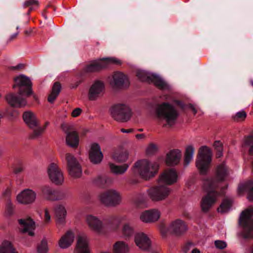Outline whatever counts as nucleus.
<instances>
[{"instance_id": "1", "label": "nucleus", "mask_w": 253, "mask_h": 253, "mask_svg": "<svg viewBox=\"0 0 253 253\" xmlns=\"http://www.w3.org/2000/svg\"><path fill=\"white\" fill-rule=\"evenodd\" d=\"M228 173L225 164L222 163L216 167L215 179L206 178L204 180L203 188L207 192V194L202 198L201 201V206L203 211H208L216 201L220 194L216 191V189L218 186L219 182L224 180Z\"/></svg>"}, {"instance_id": "2", "label": "nucleus", "mask_w": 253, "mask_h": 253, "mask_svg": "<svg viewBox=\"0 0 253 253\" xmlns=\"http://www.w3.org/2000/svg\"><path fill=\"white\" fill-rule=\"evenodd\" d=\"M14 82L13 87L18 88L19 95L9 93L5 96V99L8 104L13 107H24L27 101L23 96L28 97L32 93L31 81L28 77L21 75L16 77Z\"/></svg>"}, {"instance_id": "3", "label": "nucleus", "mask_w": 253, "mask_h": 253, "mask_svg": "<svg viewBox=\"0 0 253 253\" xmlns=\"http://www.w3.org/2000/svg\"><path fill=\"white\" fill-rule=\"evenodd\" d=\"M157 117L164 121L169 126H173L176 122L179 113L174 105L169 102L158 104L155 110Z\"/></svg>"}, {"instance_id": "4", "label": "nucleus", "mask_w": 253, "mask_h": 253, "mask_svg": "<svg viewBox=\"0 0 253 253\" xmlns=\"http://www.w3.org/2000/svg\"><path fill=\"white\" fill-rule=\"evenodd\" d=\"M159 167L157 163L144 159L135 162L132 170L141 178L147 180L155 176L158 172Z\"/></svg>"}, {"instance_id": "5", "label": "nucleus", "mask_w": 253, "mask_h": 253, "mask_svg": "<svg viewBox=\"0 0 253 253\" xmlns=\"http://www.w3.org/2000/svg\"><path fill=\"white\" fill-rule=\"evenodd\" d=\"M253 209L243 211L239 218V224L242 227V235L245 239L253 237Z\"/></svg>"}, {"instance_id": "6", "label": "nucleus", "mask_w": 253, "mask_h": 253, "mask_svg": "<svg viewBox=\"0 0 253 253\" xmlns=\"http://www.w3.org/2000/svg\"><path fill=\"white\" fill-rule=\"evenodd\" d=\"M211 156L212 153L208 147L203 146L200 147L196 165L201 174H205L209 169Z\"/></svg>"}, {"instance_id": "7", "label": "nucleus", "mask_w": 253, "mask_h": 253, "mask_svg": "<svg viewBox=\"0 0 253 253\" xmlns=\"http://www.w3.org/2000/svg\"><path fill=\"white\" fill-rule=\"evenodd\" d=\"M159 230L163 237L166 236L169 233L176 236H180L187 231L188 227L184 221L176 219L172 221L168 226L163 223L161 224Z\"/></svg>"}, {"instance_id": "8", "label": "nucleus", "mask_w": 253, "mask_h": 253, "mask_svg": "<svg viewBox=\"0 0 253 253\" xmlns=\"http://www.w3.org/2000/svg\"><path fill=\"white\" fill-rule=\"evenodd\" d=\"M136 76L140 81L153 83L160 89L164 90L169 89V84L162 78L155 74L143 70H138L136 71Z\"/></svg>"}, {"instance_id": "9", "label": "nucleus", "mask_w": 253, "mask_h": 253, "mask_svg": "<svg viewBox=\"0 0 253 253\" xmlns=\"http://www.w3.org/2000/svg\"><path fill=\"white\" fill-rule=\"evenodd\" d=\"M171 189L166 185H159L147 190L150 199L154 202H160L167 199L171 192Z\"/></svg>"}, {"instance_id": "10", "label": "nucleus", "mask_w": 253, "mask_h": 253, "mask_svg": "<svg viewBox=\"0 0 253 253\" xmlns=\"http://www.w3.org/2000/svg\"><path fill=\"white\" fill-rule=\"evenodd\" d=\"M121 63V61L115 57L103 58L92 61L85 67L84 70L87 73L93 72L107 68L112 64H120Z\"/></svg>"}, {"instance_id": "11", "label": "nucleus", "mask_w": 253, "mask_h": 253, "mask_svg": "<svg viewBox=\"0 0 253 253\" xmlns=\"http://www.w3.org/2000/svg\"><path fill=\"white\" fill-rule=\"evenodd\" d=\"M112 117L117 121L125 122L127 121L131 116V111L129 107L123 104H118L111 109Z\"/></svg>"}, {"instance_id": "12", "label": "nucleus", "mask_w": 253, "mask_h": 253, "mask_svg": "<svg viewBox=\"0 0 253 253\" xmlns=\"http://www.w3.org/2000/svg\"><path fill=\"white\" fill-rule=\"evenodd\" d=\"M100 201L107 206H116L119 205L122 200L120 193L116 190L110 189L99 196Z\"/></svg>"}, {"instance_id": "13", "label": "nucleus", "mask_w": 253, "mask_h": 253, "mask_svg": "<svg viewBox=\"0 0 253 253\" xmlns=\"http://www.w3.org/2000/svg\"><path fill=\"white\" fill-rule=\"evenodd\" d=\"M65 158L70 175L76 178L80 177L82 174V169L77 159L70 153H67Z\"/></svg>"}, {"instance_id": "14", "label": "nucleus", "mask_w": 253, "mask_h": 253, "mask_svg": "<svg viewBox=\"0 0 253 253\" xmlns=\"http://www.w3.org/2000/svg\"><path fill=\"white\" fill-rule=\"evenodd\" d=\"M105 84L100 80L95 81L88 90V98L90 101H95L102 96L104 93Z\"/></svg>"}, {"instance_id": "15", "label": "nucleus", "mask_w": 253, "mask_h": 253, "mask_svg": "<svg viewBox=\"0 0 253 253\" xmlns=\"http://www.w3.org/2000/svg\"><path fill=\"white\" fill-rule=\"evenodd\" d=\"M110 84L115 88H126L129 85V81L127 76L123 73L117 72L110 78Z\"/></svg>"}, {"instance_id": "16", "label": "nucleus", "mask_w": 253, "mask_h": 253, "mask_svg": "<svg viewBox=\"0 0 253 253\" xmlns=\"http://www.w3.org/2000/svg\"><path fill=\"white\" fill-rule=\"evenodd\" d=\"M50 180L56 185L62 184L64 181V177L61 169L55 163L49 165L47 170Z\"/></svg>"}, {"instance_id": "17", "label": "nucleus", "mask_w": 253, "mask_h": 253, "mask_svg": "<svg viewBox=\"0 0 253 253\" xmlns=\"http://www.w3.org/2000/svg\"><path fill=\"white\" fill-rule=\"evenodd\" d=\"M37 198L35 191L30 189H25L18 194L16 197L18 203L25 205H31L35 202Z\"/></svg>"}, {"instance_id": "18", "label": "nucleus", "mask_w": 253, "mask_h": 253, "mask_svg": "<svg viewBox=\"0 0 253 253\" xmlns=\"http://www.w3.org/2000/svg\"><path fill=\"white\" fill-rule=\"evenodd\" d=\"M178 179L177 171L173 168L166 169L159 177V181L166 185H171L176 183Z\"/></svg>"}, {"instance_id": "19", "label": "nucleus", "mask_w": 253, "mask_h": 253, "mask_svg": "<svg viewBox=\"0 0 253 253\" xmlns=\"http://www.w3.org/2000/svg\"><path fill=\"white\" fill-rule=\"evenodd\" d=\"M134 241L139 249L147 251L150 249L151 241L147 234L142 232H138L134 234Z\"/></svg>"}, {"instance_id": "20", "label": "nucleus", "mask_w": 253, "mask_h": 253, "mask_svg": "<svg viewBox=\"0 0 253 253\" xmlns=\"http://www.w3.org/2000/svg\"><path fill=\"white\" fill-rule=\"evenodd\" d=\"M20 230L23 233H27L29 235H34L36 226L35 221L31 217H26L18 220Z\"/></svg>"}, {"instance_id": "21", "label": "nucleus", "mask_w": 253, "mask_h": 253, "mask_svg": "<svg viewBox=\"0 0 253 253\" xmlns=\"http://www.w3.org/2000/svg\"><path fill=\"white\" fill-rule=\"evenodd\" d=\"M86 222L88 227L94 232L103 234V225L101 220L97 217L88 214L86 216Z\"/></svg>"}, {"instance_id": "22", "label": "nucleus", "mask_w": 253, "mask_h": 253, "mask_svg": "<svg viewBox=\"0 0 253 253\" xmlns=\"http://www.w3.org/2000/svg\"><path fill=\"white\" fill-rule=\"evenodd\" d=\"M181 151L179 149L170 150L166 154V163L169 166L177 165L181 159Z\"/></svg>"}, {"instance_id": "23", "label": "nucleus", "mask_w": 253, "mask_h": 253, "mask_svg": "<svg viewBox=\"0 0 253 253\" xmlns=\"http://www.w3.org/2000/svg\"><path fill=\"white\" fill-rule=\"evenodd\" d=\"M103 154L98 144L94 143L90 145L89 151V158L91 163L94 164L100 163L103 159Z\"/></svg>"}, {"instance_id": "24", "label": "nucleus", "mask_w": 253, "mask_h": 253, "mask_svg": "<svg viewBox=\"0 0 253 253\" xmlns=\"http://www.w3.org/2000/svg\"><path fill=\"white\" fill-rule=\"evenodd\" d=\"M160 211L157 209L145 211L140 215V219L143 222L148 223L157 221L160 218Z\"/></svg>"}, {"instance_id": "25", "label": "nucleus", "mask_w": 253, "mask_h": 253, "mask_svg": "<svg viewBox=\"0 0 253 253\" xmlns=\"http://www.w3.org/2000/svg\"><path fill=\"white\" fill-rule=\"evenodd\" d=\"M23 119L25 124L31 128H34L39 125L36 115L32 111L25 112L23 115Z\"/></svg>"}, {"instance_id": "26", "label": "nucleus", "mask_w": 253, "mask_h": 253, "mask_svg": "<svg viewBox=\"0 0 253 253\" xmlns=\"http://www.w3.org/2000/svg\"><path fill=\"white\" fill-rule=\"evenodd\" d=\"M75 235L71 231H67L59 240L58 244L60 248L66 249L73 243Z\"/></svg>"}, {"instance_id": "27", "label": "nucleus", "mask_w": 253, "mask_h": 253, "mask_svg": "<svg viewBox=\"0 0 253 253\" xmlns=\"http://www.w3.org/2000/svg\"><path fill=\"white\" fill-rule=\"evenodd\" d=\"M76 251L77 253H89L88 240L85 236L78 237Z\"/></svg>"}, {"instance_id": "28", "label": "nucleus", "mask_w": 253, "mask_h": 253, "mask_svg": "<svg viewBox=\"0 0 253 253\" xmlns=\"http://www.w3.org/2000/svg\"><path fill=\"white\" fill-rule=\"evenodd\" d=\"M126 220V216H113L108 219L106 226L108 229L116 231L119 228L121 222Z\"/></svg>"}, {"instance_id": "29", "label": "nucleus", "mask_w": 253, "mask_h": 253, "mask_svg": "<svg viewBox=\"0 0 253 253\" xmlns=\"http://www.w3.org/2000/svg\"><path fill=\"white\" fill-rule=\"evenodd\" d=\"M41 190L43 196L49 200L56 201L61 199L58 196V192L49 186H43Z\"/></svg>"}, {"instance_id": "30", "label": "nucleus", "mask_w": 253, "mask_h": 253, "mask_svg": "<svg viewBox=\"0 0 253 253\" xmlns=\"http://www.w3.org/2000/svg\"><path fill=\"white\" fill-rule=\"evenodd\" d=\"M134 228L130 223L126 222L123 225L121 228V235L124 239H129L133 235L134 236Z\"/></svg>"}, {"instance_id": "31", "label": "nucleus", "mask_w": 253, "mask_h": 253, "mask_svg": "<svg viewBox=\"0 0 253 253\" xmlns=\"http://www.w3.org/2000/svg\"><path fill=\"white\" fill-rule=\"evenodd\" d=\"M55 213L57 224H62L64 223L66 215V210L62 205H58L55 209Z\"/></svg>"}, {"instance_id": "32", "label": "nucleus", "mask_w": 253, "mask_h": 253, "mask_svg": "<svg viewBox=\"0 0 253 253\" xmlns=\"http://www.w3.org/2000/svg\"><path fill=\"white\" fill-rule=\"evenodd\" d=\"M113 251L114 253H128L129 251V247L126 242L119 241L114 244Z\"/></svg>"}, {"instance_id": "33", "label": "nucleus", "mask_w": 253, "mask_h": 253, "mask_svg": "<svg viewBox=\"0 0 253 253\" xmlns=\"http://www.w3.org/2000/svg\"><path fill=\"white\" fill-rule=\"evenodd\" d=\"M130 164H124L123 165L119 166L113 163H109V167L111 171L116 175H122L124 174L129 167Z\"/></svg>"}, {"instance_id": "34", "label": "nucleus", "mask_w": 253, "mask_h": 253, "mask_svg": "<svg viewBox=\"0 0 253 253\" xmlns=\"http://www.w3.org/2000/svg\"><path fill=\"white\" fill-rule=\"evenodd\" d=\"M253 189V182L252 181L246 182L241 183L237 189L238 193L239 195L243 194L245 191H248V199L250 201L253 200V199H250V193L252 190Z\"/></svg>"}, {"instance_id": "35", "label": "nucleus", "mask_w": 253, "mask_h": 253, "mask_svg": "<svg viewBox=\"0 0 253 253\" xmlns=\"http://www.w3.org/2000/svg\"><path fill=\"white\" fill-rule=\"evenodd\" d=\"M194 151L195 148L193 145H190L186 147L184 158V165L185 167L188 166L193 160Z\"/></svg>"}, {"instance_id": "36", "label": "nucleus", "mask_w": 253, "mask_h": 253, "mask_svg": "<svg viewBox=\"0 0 253 253\" xmlns=\"http://www.w3.org/2000/svg\"><path fill=\"white\" fill-rule=\"evenodd\" d=\"M66 143L71 147H76L79 145V136L76 131L69 132L66 136Z\"/></svg>"}, {"instance_id": "37", "label": "nucleus", "mask_w": 253, "mask_h": 253, "mask_svg": "<svg viewBox=\"0 0 253 253\" xmlns=\"http://www.w3.org/2000/svg\"><path fill=\"white\" fill-rule=\"evenodd\" d=\"M128 154L126 151L116 150L112 154L113 159L117 163H123L128 159Z\"/></svg>"}, {"instance_id": "38", "label": "nucleus", "mask_w": 253, "mask_h": 253, "mask_svg": "<svg viewBox=\"0 0 253 253\" xmlns=\"http://www.w3.org/2000/svg\"><path fill=\"white\" fill-rule=\"evenodd\" d=\"M61 89V85L58 82L55 83L52 86L51 93L48 96V101L53 103L59 95Z\"/></svg>"}, {"instance_id": "39", "label": "nucleus", "mask_w": 253, "mask_h": 253, "mask_svg": "<svg viewBox=\"0 0 253 253\" xmlns=\"http://www.w3.org/2000/svg\"><path fill=\"white\" fill-rule=\"evenodd\" d=\"M0 253H18L14 248L11 243L8 241H4L0 246Z\"/></svg>"}, {"instance_id": "40", "label": "nucleus", "mask_w": 253, "mask_h": 253, "mask_svg": "<svg viewBox=\"0 0 253 253\" xmlns=\"http://www.w3.org/2000/svg\"><path fill=\"white\" fill-rule=\"evenodd\" d=\"M232 203V201L230 199L226 198L224 199L217 209L218 211L222 213L229 211L231 208Z\"/></svg>"}, {"instance_id": "41", "label": "nucleus", "mask_w": 253, "mask_h": 253, "mask_svg": "<svg viewBox=\"0 0 253 253\" xmlns=\"http://www.w3.org/2000/svg\"><path fill=\"white\" fill-rule=\"evenodd\" d=\"M48 124V122H46L44 126L42 127L39 126L38 125V126L34 128L33 132L31 134L30 137L32 139L38 138L44 132Z\"/></svg>"}, {"instance_id": "42", "label": "nucleus", "mask_w": 253, "mask_h": 253, "mask_svg": "<svg viewBox=\"0 0 253 253\" xmlns=\"http://www.w3.org/2000/svg\"><path fill=\"white\" fill-rule=\"evenodd\" d=\"M247 117V114L244 110H242L237 112L233 116V119L235 121L241 122L245 120Z\"/></svg>"}, {"instance_id": "43", "label": "nucleus", "mask_w": 253, "mask_h": 253, "mask_svg": "<svg viewBox=\"0 0 253 253\" xmlns=\"http://www.w3.org/2000/svg\"><path fill=\"white\" fill-rule=\"evenodd\" d=\"M23 6L24 7L30 6L28 12V14H29L30 11H31L34 7H38V1L37 0H26L24 2Z\"/></svg>"}, {"instance_id": "44", "label": "nucleus", "mask_w": 253, "mask_h": 253, "mask_svg": "<svg viewBox=\"0 0 253 253\" xmlns=\"http://www.w3.org/2000/svg\"><path fill=\"white\" fill-rule=\"evenodd\" d=\"M37 250L39 253H47L48 251L47 242L45 240H43L38 246Z\"/></svg>"}, {"instance_id": "45", "label": "nucleus", "mask_w": 253, "mask_h": 253, "mask_svg": "<svg viewBox=\"0 0 253 253\" xmlns=\"http://www.w3.org/2000/svg\"><path fill=\"white\" fill-rule=\"evenodd\" d=\"M109 178L106 176L99 175L95 179V182L100 186H103L106 184L109 181Z\"/></svg>"}, {"instance_id": "46", "label": "nucleus", "mask_w": 253, "mask_h": 253, "mask_svg": "<svg viewBox=\"0 0 253 253\" xmlns=\"http://www.w3.org/2000/svg\"><path fill=\"white\" fill-rule=\"evenodd\" d=\"M5 212L8 215H11L13 212V206L9 199L7 200L6 204Z\"/></svg>"}, {"instance_id": "47", "label": "nucleus", "mask_w": 253, "mask_h": 253, "mask_svg": "<svg viewBox=\"0 0 253 253\" xmlns=\"http://www.w3.org/2000/svg\"><path fill=\"white\" fill-rule=\"evenodd\" d=\"M145 200L146 197L145 195L143 194H139L135 197L134 202L137 205H139L141 203L145 202Z\"/></svg>"}, {"instance_id": "48", "label": "nucleus", "mask_w": 253, "mask_h": 253, "mask_svg": "<svg viewBox=\"0 0 253 253\" xmlns=\"http://www.w3.org/2000/svg\"><path fill=\"white\" fill-rule=\"evenodd\" d=\"M214 244L216 248L219 249H223L227 246L226 242L221 240H216Z\"/></svg>"}, {"instance_id": "49", "label": "nucleus", "mask_w": 253, "mask_h": 253, "mask_svg": "<svg viewBox=\"0 0 253 253\" xmlns=\"http://www.w3.org/2000/svg\"><path fill=\"white\" fill-rule=\"evenodd\" d=\"M213 146L219 152L218 157L221 156L222 143L220 141H215L214 142Z\"/></svg>"}, {"instance_id": "50", "label": "nucleus", "mask_w": 253, "mask_h": 253, "mask_svg": "<svg viewBox=\"0 0 253 253\" xmlns=\"http://www.w3.org/2000/svg\"><path fill=\"white\" fill-rule=\"evenodd\" d=\"M193 246L194 245L193 243L190 242L187 243L183 247V251L185 253H187V252H188L193 247Z\"/></svg>"}, {"instance_id": "51", "label": "nucleus", "mask_w": 253, "mask_h": 253, "mask_svg": "<svg viewBox=\"0 0 253 253\" xmlns=\"http://www.w3.org/2000/svg\"><path fill=\"white\" fill-rule=\"evenodd\" d=\"M82 112V110L80 108H77L73 110L72 112V116L73 117H77L79 116L81 112Z\"/></svg>"}, {"instance_id": "52", "label": "nucleus", "mask_w": 253, "mask_h": 253, "mask_svg": "<svg viewBox=\"0 0 253 253\" xmlns=\"http://www.w3.org/2000/svg\"><path fill=\"white\" fill-rule=\"evenodd\" d=\"M157 149V147L155 145L152 144L147 149V152L148 153H152L155 152Z\"/></svg>"}, {"instance_id": "53", "label": "nucleus", "mask_w": 253, "mask_h": 253, "mask_svg": "<svg viewBox=\"0 0 253 253\" xmlns=\"http://www.w3.org/2000/svg\"><path fill=\"white\" fill-rule=\"evenodd\" d=\"M44 220L47 223L49 222L50 220V216L49 214L48 211L46 209L45 210Z\"/></svg>"}, {"instance_id": "54", "label": "nucleus", "mask_w": 253, "mask_h": 253, "mask_svg": "<svg viewBox=\"0 0 253 253\" xmlns=\"http://www.w3.org/2000/svg\"><path fill=\"white\" fill-rule=\"evenodd\" d=\"M174 102L177 105L179 106L182 109H185L186 107V106L180 101L176 100L174 101Z\"/></svg>"}, {"instance_id": "55", "label": "nucleus", "mask_w": 253, "mask_h": 253, "mask_svg": "<svg viewBox=\"0 0 253 253\" xmlns=\"http://www.w3.org/2000/svg\"><path fill=\"white\" fill-rule=\"evenodd\" d=\"M133 130L132 128L128 129H126L124 128L121 129V131L123 133H130V132H132L133 131Z\"/></svg>"}, {"instance_id": "56", "label": "nucleus", "mask_w": 253, "mask_h": 253, "mask_svg": "<svg viewBox=\"0 0 253 253\" xmlns=\"http://www.w3.org/2000/svg\"><path fill=\"white\" fill-rule=\"evenodd\" d=\"M23 66V65L22 64H19L17 65V66H12L11 67V69H13V70H18V69H21Z\"/></svg>"}, {"instance_id": "57", "label": "nucleus", "mask_w": 253, "mask_h": 253, "mask_svg": "<svg viewBox=\"0 0 253 253\" xmlns=\"http://www.w3.org/2000/svg\"><path fill=\"white\" fill-rule=\"evenodd\" d=\"M188 107L191 109L194 115L197 113V110L193 105L189 104Z\"/></svg>"}, {"instance_id": "58", "label": "nucleus", "mask_w": 253, "mask_h": 253, "mask_svg": "<svg viewBox=\"0 0 253 253\" xmlns=\"http://www.w3.org/2000/svg\"><path fill=\"white\" fill-rule=\"evenodd\" d=\"M145 137L144 134H137L135 135V137L138 139H142Z\"/></svg>"}, {"instance_id": "59", "label": "nucleus", "mask_w": 253, "mask_h": 253, "mask_svg": "<svg viewBox=\"0 0 253 253\" xmlns=\"http://www.w3.org/2000/svg\"><path fill=\"white\" fill-rule=\"evenodd\" d=\"M138 182V180L130 179L129 180V183L131 184H134L137 183Z\"/></svg>"}, {"instance_id": "60", "label": "nucleus", "mask_w": 253, "mask_h": 253, "mask_svg": "<svg viewBox=\"0 0 253 253\" xmlns=\"http://www.w3.org/2000/svg\"><path fill=\"white\" fill-rule=\"evenodd\" d=\"M19 34V32H17L13 34H12L11 37H10V39L11 40L14 39L15 38H16L17 37V36Z\"/></svg>"}, {"instance_id": "61", "label": "nucleus", "mask_w": 253, "mask_h": 253, "mask_svg": "<svg viewBox=\"0 0 253 253\" xmlns=\"http://www.w3.org/2000/svg\"><path fill=\"white\" fill-rule=\"evenodd\" d=\"M200 251L197 249H194L192 250L191 253H200Z\"/></svg>"}, {"instance_id": "62", "label": "nucleus", "mask_w": 253, "mask_h": 253, "mask_svg": "<svg viewBox=\"0 0 253 253\" xmlns=\"http://www.w3.org/2000/svg\"><path fill=\"white\" fill-rule=\"evenodd\" d=\"M21 170H22V169H21V168L17 169H16V172H20Z\"/></svg>"}, {"instance_id": "63", "label": "nucleus", "mask_w": 253, "mask_h": 253, "mask_svg": "<svg viewBox=\"0 0 253 253\" xmlns=\"http://www.w3.org/2000/svg\"><path fill=\"white\" fill-rule=\"evenodd\" d=\"M251 83L252 85H253V80H251Z\"/></svg>"}, {"instance_id": "64", "label": "nucleus", "mask_w": 253, "mask_h": 253, "mask_svg": "<svg viewBox=\"0 0 253 253\" xmlns=\"http://www.w3.org/2000/svg\"><path fill=\"white\" fill-rule=\"evenodd\" d=\"M101 253H111L110 252H102Z\"/></svg>"}]
</instances>
